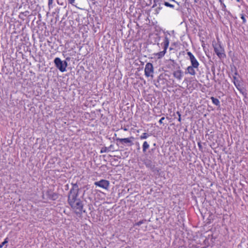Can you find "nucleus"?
<instances>
[{
    "instance_id": "412c9836",
    "label": "nucleus",
    "mask_w": 248,
    "mask_h": 248,
    "mask_svg": "<svg viewBox=\"0 0 248 248\" xmlns=\"http://www.w3.org/2000/svg\"><path fill=\"white\" fill-rule=\"evenodd\" d=\"M53 2V0H48V5L49 8L52 7V5Z\"/></svg>"
},
{
    "instance_id": "f704fd0d",
    "label": "nucleus",
    "mask_w": 248,
    "mask_h": 248,
    "mask_svg": "<svg viewBox=\"0 0 248 248\" xmlns=\"http://www.w3.org/2000/svg\"><path fill=\"white\" fill-rule=\"evenodd\" d=\"M66 188H68V185H66Z\"/></svg>"
},
{
    "instance_id": "cd10ccee",
    "label": "nucleus",
    "mask_w": 248,
    "mask_h": 248,
    "mask_svg": "<svg viewBox=\"0 0 248 248\" xmlns=\"http://www.w3.org/2000/svg\"><path fill=\"white\" fill-rule=\"evenodd\" d=\"M57 3H58L59 4H60V5H63L62 3H60V1H59V0H57Z\"/></svg>"
},
{
    "instance_id": "9b49d317",
    "label": "nucleus",
    "mask_w": 248,
    "mask_h": 248,
    "mask_svg": "<svg viewBox=\"0 0 248 248\" xmlns=\"http://www.w3.org/2000/svg\"><path fill=\"white\" fill-rule=\"evenodd\" d=\"M195 67L193 66H189L187 67L185 73L189 74L190 75L195 76L196 75V71L195 70Z\"/></svg>"
},
{
    "instance_id": "20e7f679",
    "label": "nucleus",
    "mask_w": 248,
    "mask_h": 248,
    "mask_svg": "<svg viewBox=\"0 0 248 248\" xmlns=\"http://www.w3.org/2000/svg\"><path fill=\"white\" fill-rule=\"evenodd\" d=\"M169 45V38L166 36L165 37L164 42H163V47L164 50L162 51H160L158 53H157L155 55L158 57V58H161L163 57L166 52L167 49Z\"/></svg>"
},
{
    "instance_id": "423d86ee",
    "label": "nucleus",
    "mask_w": 248,
    "mask_h": 248,
    "mask_svg": "<svg viewBox=\"0 0 248 248\" xmlns=\"http://www.w3.org/2000/svg\"><path fill=\"white\" fill-rule=\"evenodd\" d=\"M134 140V138L133 137H130L127 138H117L116 141H120L122 144H126L128 146H131L133 144V140Z\"/></svg>"
},
{
    "instance_id": "1a4fd4ad",
    "label": "nucleus",
    "mask_w": 248,
    "mask_h": 248,
    "mask_svg": "<svg viewBox=\"0 0 248 248\" xmlns=\"http://www.w3.org/2000/svg\"><path fill=\"white\" fill-rule=\"evenodd\" d=\"M46 195L50 200H56L58 198V194L51 191H47Z\"/></svg>"
},
{
    "instance_id": "c756f323",
    "label": "nucleus",
    "mask_w": 248,
    "mask_h": 248,
    "mask_svg": "<svg viewBox=\"0 0 248 248\" xmlns=\"http://www.w3.org/2000/svg\"><path fill=\"white\" fill-rule=\"evenodd\" d=\"M178 121L179 122H181V116H179V118H178Z\"/></svg>"
},
{
    "instance_id": "7c9ffc66",
    "label": "nucleus",
    "mask_w": 248,
    "mask_h": 248,
    "mask_svg": "<svg viewBox=\"0 0 248 248\" xmlns=\"http://www.w3.org/2000/svg\"><path fill=\"white\" fill-rule=\"evenodd\" d=\"M159 0H154V3H155V2H157L159 1Z\"/></svg>"
},
{
    "instance_id": "2eb2a0df",
    "label": "nucleus",
    "mask_w": 248,
    "mask_h": 248,
    "mask_svg": "<svg viewBox=\"0 0 248 248\" xmlns=\"http://www.w3.org/2000/svg\"><path fill=\"white\" fill-rule=\"evenodd\" d=\"M145 164L147 167H149L150 168H153V167H154V166L153 165V164H152V162L150 160L147 161V162H146L145 163Z\"/></svg>"
},
{
    "instance_id": "4be33fe9",
    "label": "nucleus",
    "mask_w": 248,
    "mask_h": 248,
    "mask_svg": "<svg viewBox=\"0 0 248 248\" xmlns=\"http://www.w3.org/2000/svg\"><path fill=\"white\" fill-rule=\"evenodd\" d=\"M144 221H145V220H140V221L138 222L137 223H136V225L137 226H140L141 224L143 223Z\"/></svg>"
},
{
    "instance_id": "0eeeda50",
    "label": "nucleus",
    "mask_w": 248,
    "mask_h": 248,
    "mask_svg": "<svg viewBox=\"0 0 248 248\" xmlns=\"http://www.w3.org/2000/svg\"><path fill=\"white\" fill-rule=\"evenodd\" d=\"M187 55L189 57V59L191 63V66L195 67V69H198L199 66V63L194 57V56L192 54V53L190 52H187Z\"/></svg>"
},
{
    "instance_id": "393cba45",
    "label": "nucleus",
    "mask_w": 248,
    "mask_h": 248,
    "mask_svg": "<svg viewBox=\"0 0 248 248\" xmlns=\"http://www.w3.org/2000/svg\"><path fill=\"white\" fill-rule=\"evenodd\" d=\"M233 82L235 81L237 83H239L238 80L237 79L236 77H233Z\"/></svg>"
},
{
    "instance_id": "c9c22d12",
    "label": "nucleus",
    "mask_w": 248,
    "mask_h": 248,
    "mask_svg": "<svg viewBox=\"0 0 248 248\" xmlns=\"http://www.w3.org/2000/svg\"><path fill=\"white\" fill-rule=\"evenodd\" d=\"M223 7H225V5L223 4Z\"/></svg>"
},
{
    "instance_id": "c85d7f7f",
    "label": "nucleus",
    "mask_w": 248,
    "mask_h": 248,
    "mask_svg": "<svg viewBox=\"0 0 248 248\" xmlns=\"http://www.w3.org/2000/svg\"><path fill=\"white\" fill-rule=\"evenodd\" d=\"M176 113L178 114V116H181V114L179 111H177Z\"/></svg>"
},
{
    "instance_id": "a878e982",
    "label": "nucleus",
    "mask_w": 248,
    "mask_h": 248,
    "mask_svg": "<svg viewBox=\"0 0 248 248\" xmlns=\"http://www.w3.org/2000/svg\"><path fill=\"white\" fill-rule=\"evenodd\" d=\"M68 1L69 3L71 4H73V3L75 1V0H68Z\"/></svg>"
},
{
    "instance_id": "7ed1b4c3",
    "label": "nucleus",
    "mask_w": 248,
    "mask_h": 248,
    "mask_svg": "<svg viewBox=\"0 0 248 248\" xmlns=\"http://www.w3.org/2000/svg\"><path fill=\"white\" fill-rule=\"evenodd\" d=\"M214 50L218 57L220 58H224L226 55L224 53V48L219 44L216 43L213 45Z\"/></svg>"
},
{
    "instance_id": "f257e3e1",
    "label": "nucleus",
    "mask_w": 248,
    "mask_h": 248,
    "mask_svg": "<svg viewBox=\"0 0 248 248\" xmlns=\"http://www.w3.org/2000/svg\"><path fill=\"white\" fill-rule=\"evenodd\" d=\"M72 187L68 195V202L77 214H80L83 211V204L82 201L78 198L79 187L77 183H72Z\"/></svg>"
},
{
    "instance_id": "6e6552de",
    "label": "nucleus",
    "mask_w": 248,
    "mask_h": 248,
    "mask_svg": "<svg viewBox=\"0 0 248 248\" xmlns=\"http://www.w3.org/2000/svg\"><path fill=\"white\" fill-rule=\"evenodd\" d=\"M94 185L107 189L109 186V183L107 180L102 179L99 181L95 182Z\"/></svg>"
},
{
    "instance_id": "5701e85b",
    "label": "nucleus",
    "mask_w": 248,
    "mask_h": 248,
    "mask_svg": "<svg viewBox=\"0 0 248 248\" xmlns=\"http://www.w3.org/2000/svg\"><path fill=\"white\" fill-rule=\"evenodd\" d=\"M165 117H162L159 121V123L160 124H162L163 123V121L165 120Z\"/></svg>"
},
{
    "instance_id": "9d476101",
    "label": "nucleus",
    "mask_w": 248,
    "mask_h": 248,
    "mask_svg": "<svg viewBox=\"0 0 248 248\" xmlns=\"http://www.w3.org/2000/svg\"><path fill=\"white\" fill-rule=\"evenodd\" d=\"M173 76L177 79L181 80L183 76V72L181 70H178L173 72Z\"/></svg>"
},
{
    "instance_id": "dca6fc26",
    "label": "nucleus",
    "mask_w": 248,
    "mask_h": 248,
    "mask_svg": "<svg viewBox=\"0 0 248 248\" xmlns=\"http://www.w3.org/2000/svg\"><path fill=\"white\" fill-rule=\"evenodd\" d=\"M149 136V135L146 133H144L142 134V135L140 136V139H146L148 138Z\"/></svg>"
},
{
    "instance_id": "b1692460",
    "label": "nucleus",
    "mask_w": 248,
    "mask_h": 248,
    "mask_svg": "<svg viewBox=\"0 0 248 248\" xmlns=\"http://www.w3.org/2000/svg\"><path fill=\"white\" fill-rule=\"evenodd\" d=\"M198 146L199 147V149L200 150H202V145L201 143L200 142H199L198 143Z\"/></svg>"
},
{
    "instance_id": "f8f14e48",
    "label": "nucleus",
    "mask_w": 248,
    "mask_h": 248,
    "mask_svg": "<svg viewBox=\"0 0 248 248\" xmlns=\"http://www.w3.org/2000/svg\"><path fill=\"white\" fill-rule=\"evenodd\" d=\"M234 84L235 85V86L236 87V88L240 91V92L244 96L246 97L247 94L246 92H245V90H244V89L240 88L239 84V83H237L235 81H234Z\"/></svg>"
},
{
    "instance_id": "4468645a",
    "label": "nucleus",
    "mask_w": 248,
    "mask_h": 248,
    "mask_svg": "<svg viewBox=\"0 0 248 248\" xmlns=\"http://www.w3.org/2000/svg\"><path fill=\"white\" fill-rule=\"evenodd\" d=\"M149 145L147 143V141H144L143 144L142 148H143V152L144 153L146 152L147 149L149 148Z\"/></svg>"
},
{
    "instance_id": "ddd939ff",
    "label": "nucleus",
    "mask_w": 248,
    "mask_h": 248,
    "mask_svg": "<svg viewBox=\"0 0 248 248\" xmlns=\"http://www.w3.org/2000/svg\"><path fill=\"white\" fill-rule=\"evenodd\" d=\"M211 99L212 100V101L214 104L216 105V106L219 105L220 102L218 99L214 97H211Z\"/></svg>"
},
{
    "instance_id": "f3484780",
    "label": "nucleus",
    "mask_w": 248,
    "mask_h": 248,
    "mask_svg": "<svg viewBox=\"0 0 248 248\" xmlns=\"http://www.w3.org/2000/svg\"><path fill=\"white\" fill-rule=\"evenodd\" d=\"M164 5L167 7H169L172 8H173L174 7V6L173 4H170V3L167 1L164 2Z\"/></svg>"
},
{
    "instance_id": "39448f33",
    "label": "nucleus",
    "mask_w": 248,
    "mask_h": 248,
    "mask_svg": "<svg viewBox=\"0 0 248 248\" xmlns=\"http://www.w3.org/2000/svg\"><path fill=\"white\" fill-rule=\"evenodd\" d=\"M145 75L147 77L150 76L153 77L152 74L154 73V67L153 64L150 62H148L145 65L144 69Z\"/></svg>"
},
{
    "instance_id": "f03ea898",
    "label": "nucleus",
    "mask_w": 248,
    "mask_h": 248,
    "mask_svg": "<svg viewBox=\"0 0 248 248\" xmlns=\"http://www.w3.org/2000/svg\"><path fill=\"white\" fill-rule=\"evenodd\" d=\"M56 67L62 72L66 71V68L67 66V62L66 61H62L59 58H56L54 61Z\"/></svg>"
},
{
    "instance_id": "72a5a7b5",
    "label": "nucleus",
    "mask_w": 248,
    "mask_h": 248,
    "mask_svg": "<svg viewBox=\"0 0 248 248\" xmlns=\"http://www.w3.org/2000/svg\"><path fill=\"white\" fill-rule=\"evenodd\" d=\"M66 188H68V185H66Z\"/></svg>"
},
{
    "instance_id": "6ab92c4d",
    "label": "nucleus",
    "mask_w": 248,
    "mask_h": 248,
    "mask_svg": "<svg viewBox=\"0 0 248 248\" xmlns=\"http://www.w3.org/2000/svg\"><path fill=\"white\" fill-rule=\"evenodd\" d=\"M8 243L7 238H6L4 241L0 244V248H1L5 244Z\"/></svg>"
},
{
    "instance_id": "2f4dec72",
    "label": "nucleus",
    "mask_w": 248,
    "mask_h": 248,
    "mask_svg": "<svg viewBox=\"0 0 248 248\" xmlns=\"http://www.w3.org/2000/svg\"><path fill=\"white\" fill-rule=\"evenodd\" d=\"M156 3L157 2L154 3V4L153 7H155V6H156L157 5V3Z\"/></svg>"
},
{
    "instance_id": "a211bd4d",
    "label": "nucleus",
    "mask_w": 248,
    "mask_h": 248,
    "mask_svg": "<svg viewBox=\"0 0 248 248\" xmlns=\"http://www.w3.org/2000/svg\"><path fill=\"white\" fill-rule=\"evenodd\" d=\"M108 151H109V150L108 147H104L102 148L100 152H101V153H103L108 152Z\"/></svg>"
},
{
    "instance_id": "aec40b11",
    "label": "nucleus",
    "mask_w": 248,
    "mask_h": 248,
    "mask_svg": "<svg viewBox=\"0 0 248 248\" xmlns=\"http://www.w3.org/2000/svg\"><path fill=\"white\" fill-rule=\"evenodd\" d=\"M241 18L243 20V23H245L246 22V19L245 17V15L244 14L241 15Z\"/></svg>"
},
{
    "instance_id": "473e14b6",
    "label": "nucleus",
    "mask_w": 248,
    "mask_h": 248,
    "mask_svg": "<svg viewBox=\"0 0 248 248\" xmlns=\"http://www.w3.org/2000/svg\"><path fill=\"white\" fill-rule=\"evenodd\" d=\"M112 146H113L112 145H111L109 147H108V150L110 149L111 148H112Z\"/></svg>"
},
{
    "instance_id": "bb28decb",
    "label": "nucleus",
    "mask_w": 248,
    "mask_h": 248,
    "mask_svg": "<svg viewBox=\"0 0 248 248\" xmlns=\"http://www.w3.org/2000/svg\"><path fill=\"white\" fill-rule=\"evenodd\" d=\"M170 1L175 2V3H177L178 5H179V3L175 0H170Z\"/></svg>"
}]
</instances>
